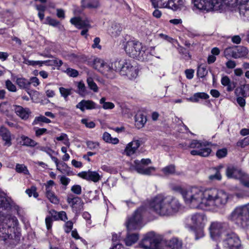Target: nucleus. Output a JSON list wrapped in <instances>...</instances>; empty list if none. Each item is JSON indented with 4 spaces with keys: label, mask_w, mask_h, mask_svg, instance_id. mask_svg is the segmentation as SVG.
Listing matches in <instances>:
<instances>
[{
    "label": "nucleus",
    "mask_w": 249,
    "mask_h": 249,
    "mask_svg": "<svg viewBox=\"0 0 249 249\" xmlns=\"http://www.w3.org/2000/svg\"><path fill=\"white\" fill-rule=\"evenodd\" d=\"M185 3V0H168L167 5L165 8L177 11L182 8Z\"/></svg>",
    "instance_id": "26"
},
{
    "label": "nucleus",
    "mask_w": 249,
    "mask_h": 249,
    "mask_svg": "<svg viewBox=\"0 0 249 249\" xmlns=\"http://www.w3.org/2000/svg\"><path fill=\"white\" fill-rule=\"evenodd\" d=\"M228 219L243 228L249 229V203L236 207L228 216Z\"/></svg>",
    "instance_id": "6"
},
{
    "label": "nucleus",
    "mask_w": 249,
    "mask_h": 249,
    "mask_svg": "<svg viewBox=\"0 0 249 249\" xmlns=\"http://www.w3.org/2000/svg\"><path fill=\"white\" fill-rule=\"evenodd\" d=\"M55 139L58 141H63V143L67 147H70V142L68 135L65 133H61L58 137L55 138Z\"/></svg>",
    "instance_id": "41"
},
{
    "label": "nucleus",
    "mask_w": 249,
    "mask_h": 249,
    "mask_svg": "<svg viewBox=\"0 0 249 249\" xmlns=\"http://www.w3.org/2000/svg\"><path fill=\"white\" fill-rule=\"evenodd\" d=\"M71 89H65L63 87L59 88V91L62 97L65 99L67 98L71 94Z\"/></svg>",
    "instance_id": "52"
},
{
    "label": "nucleus",
    "mask_w": 249,
    "mask_h": 249,
    "mask_svg": "<svg viewBox=\"0 0 249 249\" xmlns=\"http://www.w3.org/2000/svg\"><path fill=\"white\" fill-rule=\"evenodd\" d=\"M240 181L244 186L249 188V175L244 173Z\"/></svg>",
    "instance_id": "57"
},
{
    "label": "nucleus",
    "mask_w": 249,
    "mask_h": 249,
    "mask_svg": "<svg viewBox=\"0 0 249 249\" xmlns=\"http://www.w3.org/2000/svg\"><path fill=\"white\" fill-rule=\"evenodd\" d=\"M190 223L188 227L192 230L196 235V239L202 237L204 234V228L206 226L208 219L203 213H196L189 216Z\"/></svg>",
    "instance_id": "7"
},
{
    "label": "nucleus",
    "mask_w": 249,
    "mask_h": 249,
    "mask_svg": "<svg viewBox=\"0 0 249 249\" xmlns=\"http://www.w3.org/2000/svg\"><path fill=\"white\" fill-rule=\"evenodd\" d=\"M236 53L234 55V58L237 59L241 57H246L248 54V49L244 46H239L235 47Z\"/></svg>",
    "instance_id": "30"
},
{
    "label": "nucleus",
    "mask_w": 249,
    "mask_h": 249,
    "mask_svg": "<svg viewBox=\"0 0 249 249\" xmlns=\"http://www.w3.org/2000/svg\"><path fill=\"white\" fill-rule=\"evenodd\" d=\"M66 72L68 75L73 77H75L78 75V72L77 71L71 68H68L66 70Z\"/></svg>",
    "instance_id": "61"
},
{
    "label": "nucleus",
    "mask_w": 249,
    "mask_h": 249,
    "mask_svg": "<svg viewBox=\"0 0 249 249\" xmlns=\"http://www.w3.org/2000/svg\"><path fill=\"white\" fill-rule=\"evenodd\" d=\"M78 176L89 181H92L94 182H98L101 178V176L96 171L89 170L83 171L78 174Z\"/></svg>",
    "instance_id": "19"
},
{
    "label": "nucleus",
    "mask_w": 249,
    "mask_h": 249,
    "mask_svg": "<svg viewBox=\"0 0 249 249\" xmlns=\"http://www.w3.org/2000/svg\"><path fill=\"white\" fill-rule=\"evenodd\" d=\"M151 211L160 216H171L178 213L181 205L179 201L171 196L160 195L153 198L148 203Z\"/></svg>",
    "instance_id": "3"
},
{
    "label": "nucleus",
    "mask_w": 249,
    "mask_h": 249,
    "mask_svg": "<svg viewBox=\"0 0 249 249\" xmlns=\"http://www.w3.org/2000/svg\"><path fill=\"white\" fill-rule=\"evenodd\" d=\"M71 23L74 25L77 28L83 29L81 32L82 36L87 35L89 29L91 27L89 21L88 19L82 20L78 17H74L70 20Z\"/></svg>",
    "instance_id": "18"
},
{
    "label": "nucleus",
    "mask_w": 249,
    "mask_h": 249,
    "mask_svg": "<svg viewBox=\"0 0 249 249\" xmlns=\"http://www.w3.org/2000/svg\"><path fill=\"white\" fill-rule=\"evenodd\" d=\"M63 62L62 60L58 59H54L53 60H48L45 61V65L47 66H55L60 67L62 66Z\"/></svg>",
    "instance_id": "44"
},
{
    "label": "nucleus",
    "mask_w": 249,
    "mask_h": 249,
    "mask_svg": "<svg viewBox=\"0 0 249 249\" xmlns=\"http://www.w3.org/2000/svg\"><path fill=\"white\" fill-rule=\"evenodd\" d=\"M194 9L201 11L209 12L212 10L222 12L229 4V0H192Z\"/></svg>",
    "instance_id": "5"
},
{
    "label": "nucleus",
    "mask_w": 249,
    "mask_h": 249,
    "mask_svg": "<svg viewBox=\"0 0 249 249\" xmlns=\"http://www.w3.org/2000/svg\"><path fill=\"white\" fill-rule=\"evenodd\" d=\"M116 71L119 72L121 75L128 77L129 79L136 78L138 73V71L136 67L132 65L129 61L121 59L114 61Z\"/></svg>",
    "instance_id": "9"
},
{
    "label": "nucleus",
    "mask_w": 249,
    "mask_h": 249,
    "mask_svg": "<svg viewBox=\"0 0 249 249\" xmlns=\"http://www.w3.org/2000/svg\"><path fill=\"white\" fill-rule=\"evenodd\" d=\"M153 5L156 7L165 8L167 5L168 0H151Z\"/></svg>",
    "instance_id": "45"
},
{
    "label": "nucleus",
    "mask_w": 249,
    "mask_h": 249,
    "mask_svg": "<svg viewBox=\"0 0 249 249\" xmlns=\"http://www.w3.org/2000/svg\"><path fill=\"white\" fill-rule=\"evenodd\" d=\"M51 122V121L43 115H40L39 116L35 117L33 122V125L39 124L42 125L41 123L49 124Z\"/></svg>",
    "instance_id": "37"
},
{
    "label": "nucleus",
    "mask_w": 249,
    "mask_h": 249,
    "mask_svg": "<svg viewBox=\"0 0 249 249\" xmlns=\"http://www.w3.org/2000/svg\"><path fill=\"white\" fill-rule=\"evenodd\" d=\"M0 136L4 142V146L9 147L12 145V136L10 131L7 128L3 126L0 127Z\"/></svg>",
    "instance_id": "21"
},
{
    "label": "nucleus",
    "mask_w": 249,
    "mask_h": 249,
    "mask_svg": "<svg viewBox=\"0 0 249 249\" xmlns=\"http://www.w3.org/2000/svg\"><path fill=\"white\" fill-rule=\"evenodd\" d=\"M135 126L140 129L142 128L147 122L146 117L141 112L137 113L135 116Z\"/></svg>",
    "instance_id": "27"
},
{
    "label": "nucleus",
    "mask_w": 249,
    "mask_h": 249,
    "mask_svg": "<svg viewBox=\"0 0 249 249\" xmlns=\"http://www.w3.org/2000/svg\"><path fill=\"white\" fill-rule=\"evenodd\" d=\"M146 213L144 206L139 208L131 216L128 217L125 222V225L128 233L124 239L125 245L130 246L135 243L139 239V235L136 233H131V231L139 229L142 227L143 217Z\"/></svg>",
    "instance_id": "4"
},
{
    "label": "nucleus",
    "mask_w": 249,
    "mask_h": 249,
    "mask_svg": "<svg viewBox=\"0 0 249 249\" xmlns=\"http://www.w3.org/2000/svg\"><path fill=\"white\" fill-rule=\"evenodd\" d=\"M155 47H150L148 49H145V52L149 55H150V59H151V57L152 56H155L156 57L158 58H160V56L158 55V53L155 51Z\"/></svg>",
    "instance_id": "53"
},
{
    "label": "nucleus",
    "mask_w": 249,
    "mask_h": 249,
    "mask_svg": "<svg viewBox=\"0 0 249 249\" xmlns=\"http://www.w3.org/2000/svg\"><path fill=\"white\" fill-rule=\"evenodd\" d=\"M15 111L16 114L23 120H27L31 114V111L29 108H23L20 106H15Z\"/></svg>",
    "instance_id": "25"
},
{
    "label": "nucleus",
    "mask_w": 249,
    "mask_h": 249,
    "mask_svg": "<svg viewBox=\"0 0 249 249\" xmlns=\"http://www.w3.org/2000/svg\"><path fill=\"white\" fill-rule=\"evenodd\" d=\"M161 171L165 176H170L174 174H179V173H178L176 172V167L173 164L169 165L162 168Z\"/></svg>",
    "instance_id": "33"
},
{
    "label": "nucleus",
    "mask_w": 249,
    "mask_h": 249,
    "mask_svg": "<svg viewBox=\"0 0 249 249\" xmlns=\"http://www.w3.org/2000/svg\"><path fill=\"white\" fill-rule=\"evenodd\" d=\"M100 39L99 37H96L93 40V43L92 45V47L94 49L97 48L101 50L102 48L101 46L100 45Z\"/></svg>",
    "instance_id": "63"
},
{
    "label": "nucleus",
    "mask_w": 249,
    "mask_h": 249,
    "mask_svg": "<svg viewBox=\"0 0 249 249\" xmlns=\"http://www.w3.org/2000/svg\"><path fill=\"white\" fill-rule=\"evenodd\" d=\"M225 224L214 221L211 223L209 230L211 238L213 239H217L225 231Z\"/></svg>",
    "instance_id": "16"
},
{
    "label": "nucleus",
    "mask_w": 249,
    "mask_h": 249,
    "mask_svg": "<svg viewBox=\"0 0 249 249\" xmlns=\"http://www.w3.org/2000/svg\"><path fill=\"white\" fill-rule=\"evenodd\" d=\"M87 82L89 88L94 92H97L98 91V87L97 84L93 81V79L89 77L87 79Z\"/></svg>",
    "instance_id": "43"
},
{
    "label": "nucleus",
    "mask_w": 249,
    "mask_h": 249,
    "mask_svg": "<svg viewBox=\"0 0 249 249\" xmlns=\"http://www.w3.org/2000/svg\"><path fill=\"white\" fill-rule=\"evenodd\" d=\"M67 202L71 207L73 212L79 213L83 209L84 202L80 197L74 196L72 195H68Z\"/></svg>",
    "instance_id": "17"
},
{
    "label": "nucleus",
    "mask_w": 249,
    "mask_h": 249,
    "mask_svg": "<svg viewBox=\"0 0 249 249\" xmlns=\"http://www.w3.org/2000/svg\"><path fill=\"white\" fill-rule=\"evenodd\" d=\"M209 98V95L205 92H197L191 97L188 100L192 102L197 103L200 99H207Z\"/></svg>",
    "instance_id": "31"
},
{
    "label": "nucleus",
    "mask_w": 249,
    "mask_h": 249,
    "mask_svg": "<svg viewBox=\"0 0 249 249\" xmlns=\"http://www.w3.org/2000/svg\"><path fill=\"white\" fill-rule=\"evenodd\" d=\"M244 173L236 167L231 165L227 167L226 175L229 178H233L241 180Z\"/></svg>",
    "instance_id": "20"
},
{
    "label": "nucleus",
    "mask_w": 249,
    "mask_h": 249,
    "mask_svg": "<svg viewBox=\"0 0 249 249\" xmlns=\"http://www.w3.org/2000/svg\"><path fill=\"white\" fill-rule=\"evenodd\" d=\"M16 83L20 89H28L31 85L29 80L23 77L17 78Z\"/></svg>",
    "instance_id": "34"
},
{
    "label": "nucleus",
    "mask_w": 249,
    "mask_h": 249,
    "mask_svg": "<svg viewBox=\"0 0 249 249\" xmlns=\"http://www.w3.org/2000/svg\"><path fill=\"white\" fill-rule=\"evenodd\" d=\"M167 246L170 249H181L182 242L177 237H173L169 240Z\"/></svg>",
    "instance_id": "28"
},
{
    "label": "nucleus",
    "mask_w": 249,
    "mask_h": 249,
    "mask_svg": "<svg viewBox=\"0 0 249 249\" xmlns=\"http://www.w3.org/2000/svg\"><path fill=\"white\" fill-rule=\"evenodd\" d=\"M235 47H230L225 49L224 52V55L227 58L233 57L234 58L235 54Z\"/></svg>",
    "instance_id": "39"
},
{
    "label": "nucleus",
    "mask_w": 249,
    "mask_h": 249,
    "mask_svg": "<svg viewBox=\"0 0 249 249\" xmlns=\"http://www.w3.org/2000/svg\"><path fill=\"white\" fill-rule=\"evenodd\" d=\"M54 185V182L53 180H50L44 184L45 187V194L53 192V187Z\"/></svg>",
    "instance_id": "51"
},
{
    "label": "nucleus",
    "mask_w": 249,
    "mask_h": 249,
    "mask_svg": "<svg viewBox=\"0 0 249 249\" xmlns=\"http://www.w3.org/2000/svg\"><path fill=\"white\" fill-rule=\"evenodd\" d=\"M227 154V150L226 148H223L218 150L216 155L218 158H222L225 157Z\"/></svg>",
    "instance_id": "62"
},
{
    "label": "nucleus",
    "mask_w": 249,
    "mask_h": 249,
    "mask_svg": "<svg viewBox=\"0 0 249 249\" xmlns=\"http://www.w3.org/2000/svg\"><path fill=\"white\" fill-rule=\"evenodd\" d=\"M188 147L194 148L190 152L192 155H198L201 157H207L211 153L212 150L206 143L197 140H193L190 143Z\"/></svg>",
    "instance_id": "13"
},
{
    "label": "nucleus",
    "mask_w": 249,
    "mask_h": 249,
    "mask_svg": "<svg viewBox=\"0 0 249 249\" xmlns=\"http://www.w3.org/2000/svg\"><path fill=\"white\" fill-rule=\"evenodd\" d=\"M26 193L29 197H31L33 196L34 197L36 198L38 196V194L36 192V188L35 186H33L30 188L27 189L26 190Z\"/></svg>",
    "instance_id": "50"
},
{
    "label": "nucleus",
    "mask_w": 249,
    "mask_h": 249,
    "mask_svg": "<svg viewBox=\"0 0 249 249\" xmlns=\"http://www.w3.org/2000/svg\"><path fill=\"white\" fill-rule=\"evenodd\" d=\"M242 95L244 97L249 96V84L243 86L242 89Z\"/></svg>",
    "instance_id": "64"
},
{
    "label": "nucleus",
    "mask_w": 249,
    "mask_h": 249,
    "mask_svg": "<svg viewBox=\"0 0 249 249\" xmlns=\"http://www.w3.org/2000/svg\"><path fill=\"white\" fill-rule=\"evenodd\" d=\"M20 138L23 142V145L30 147H34L37 145V142L27 136L22 135L21 136Z\"/></svg>",
    "instance_id": "36"
},
{
    "label": "nucleus",
    "mask_w": 249,
    "mask_h": 249,
    "mask_svg": "<svg viewBox=\"0 0 249 249\" xmlns=\"http://www.w3.org/2000/svg\"><path fill=\"white\" fill-rule=\"evenodd\" d=\"M106 99L105 97H102L100 100V104H102V107L104 109H111L114 108V104L110 102H106Z\"/></svg>",
    "instance_id": "40"
},
{
    "label": "nucleus",
    "mask_w": 249,
    "mask_h": 249,
    "mask_svg": "<svg viewBox=\"0 0 249 249\" xmlns=\"http://www.w3.org/2000/svg\"><path fill=\"white\" fill-rule=\"evenodd\" d=\"M36 136L39 137L47 132V130L44 128H34Z\"/></svg>",
    "instance_id": "60"
},
{
    "label": "nucleus",
    "mask_w": 249,
    "mask_h": 249,
    "mask_svg": "<svg viewBox=\"0 0 249 249\" xmlns=\"http://www.w3.org/2000/svg\"><path fill=\"white\" fill-rule=\"evenodd\" d=\"M124 50L130 57L139 60L148 61L150 59V55L145 52V47L138 41L135 40L127 41L124 46Z\"/></svg>",
    "instance_id": "8"
},
{
    "label": "nucleus",
    "mask_w": 249,
    "mask_h": 249,
    "mask_svg": "<svg viewBox=\"0 0 249 249\" xmlns=\"http://www.w3.org/2000/svg\"><path fill=\"white\" fill-rule=\"evenodd\" d=\"M121 29L119 24L113 25L109 30L108 32L113 36L118 35L121 32Z\"/></svg>",
    "instance_id": "46"
},
{
    "label": "nucleus",
    "mask_w": 249,
    "mask_h": 249,
    "mask_svg": "<svg viewBox=\"0 0 249 249\" xmlns=\"http://www.w3.org/2000/svg\"><path fill=\"white\" fill-rule=\"evenodd\" d=\"M68 147L66 146H62L61 148V152L64 154V155L62 157V160L63 161H68L70 159V156L68 153H67V149Z\"/></svg>",
    "instance_id": "56"
},
{
    "label": "nucleus",
    "mask_w": 249,
    "mask_h": 249,
    "mask_svg": "<svg viewBox=\"0 0 249 249\" xmlns=\"http://www.w3.org/2000/svg\"><path fill=\"white\" fill-rule=\"evenodd\" d=\"M15 170L17 173H22L25 175H28L30 174L27 166L23 164H16Z\"/></svg>",
    "instance_id": "38"
},
{
    "label": "nucleus",
    "mask_w": 249,
    "mask_h": 249,
    "mask_svg": "<svg viewBox=\"0 0 249 249\" xmlns=\"http://www.w3.org/2000/svg\"><path fill=\"white\" fill-rule=\"evenodd\" d=\"M71 190L73 193L77 195H80L82 193V188L79 185H73L71 187Z\"/></svg>",
    "instance_id": "59"
},
{
    "label": "nucleus",
    "mask_w": 249,
    "mask_h": 249,
    "mask_svg": "<svg viewBox=\"0 0 249 249\" xmlns=\"http://www.w3.org/2000/svg\"><path fill=\"white\" fill-rule=\"evenodd\" d=\"M239 12L241 18L244 20H249V0L239 6Z\"/></svg>",
    "instance_id": "24"
},
{
    "label": "nucleus",
    "mask_w": 249,
    "mask_h": 249,
    "mask_svg": "<svg viewBox=\"0 0 249 249\" xmlns=\"http://www.w3.org/2000/svg\"><path fill=\"white\" fill-rule=\"evenodd\" d=\"M223 168L222 165H219L217 167L213 168L212 169L214 173L213 175H211L209 176V178L211 180H221L222 177L220 173V170Z\"/></svg>",
    "instance_id": "35"
},
{
    "label": "nucleus",
    "mask_w": 249,
    "mask_h": 249,
    "mask_svg": "<svg viewBox=\"0 0 249 249\" xmlns=\"http://www.w3.org/2000/svg\"><path fill=\"white\" fill-rule=\"evenodd\" d=\"M114 61L105 62L104 60L95 58L92 63V67L107 78H112L114 76V71H116Z\"/></svg>",
    "instance_id": "10"
},
{
    "label": "nucleus",
    "mask_w": 249,
    "mask_h": 249,
    "mask_svg": "<svg viewBox=\"0 0 249 249\" xmlns=\"http://www.w3.org/2000/svg\"><path fill=\"white\" fill-rule=\"evenodd\" d=\"M45 196L49 201L54 204H57L59 203V200L57 196L55 195L53 191L45 194Z\"/></svg>",
    "instance_id": "42"
},
{
    "label": "nucleus",
    "mask_w": 249,
    "mask_h": 249,
    "mask_svg": "<svg viewBox=\"0 0 249 249\" xmlns=\"http://www.w3.org/2000/svg\"><path fill=\"white\" fill-rule=\"evenodd\" d=\"M151 163L150 159H142L141 160H135L131 166L132 169L142 175L151 176L155 172L156 168L153 166L147 167Z\"/></svg>",
    "instance_id": "11"
},
{
    "label": "nucleus",
    "mask_w": 249,
    "mask_h": 249,
    "mask_svg": "<svg viewBox=\"0 0 249 249\" xmlns=\"http://www.w3.org/2000/svg\"><path fill=\"white\" fill-rule=\"evenodd\" d=\"M171 188L180 193L185 203L193 208L204 210L221 209L226 206L230 199L227 192L216 188L200 189L194 187L184 189L178 185H172Z\"/></svg>",
    "instance_id": "1"
},
{
    "label": "nucleus",
    "mask_w": 249,
    "mask_h": 249,
    "mask_svg": "<svg viewBox=\"0 0 249 249\" xmlns=\"http://www.w3.org/2000/svg\"><path fill=\"white\" fill-rule=\"evenodd\" d=\"M188 147L194 148L190 152L192 155H198L201 157H207L211 153L212 150L206 143L197 140H193L190 143Z\"/></svg>",
    "instance_id": "12"
},
{
    "label": "nucleus",
    "mask_w": 249,
    "mask_h": 249,
    "mask_svg": "<svg viewBox=\"0 0 249 249\" xmlns=\"http://www.w3.org/2000/svg\"><path fill=\"white\" fill-rule=\"evenodd\" d=\"M81 123L85 124L87 127L89 128H93L95 126V123L93 121H90L88 119H82Z\"/></svg>",
    "instance_id": "54"
},
{
    "label": "nucleus",
    "mask_w": 249,
    "mask_h": 249,
    "mask_svg": "<svg viewBox=\"0 0 249 249\" xmlns=\"http://www.w3.org/2000/svg\"><path fill=\"white\" fill-rule=\"evenodd\" d=\"M102 139L105 142L113 144H117L119 142V140L117 138H112L111 135L107 132L103 133Z\"/></svg>",
    "instance_id": "32"
},
{
    "label": "nucleus",
    "mask_w": 249,
    "mask_h": 249,
    "mask_svg": "<svg viewBox=\"0 0 249 249\" xmlns=\"http://www.w3.org/2000/svg\"><path fill=\"white\" fill-rule=\"evenodd\" d=\"M5 86L7 89L10 91L16 92L17 91V88L16 86L9 80L6 81Z\"/></svg>",
    "instance_id": "55"
},
{
    "label": "nucleus",
    "mask_w": 249,
    "mask_h": 249,
    "mask_svg": "<svg viewBox=\"0 0 249 249\" xmlns=\"http://www.w3.org/2000/svg\"><path fill=\"white\" fill-rule=\"evenodd\" d=\"M222 244L225 249H239L241 247L239 238L234 233L227 234Z\"/></svg>",
    "instance_id": "15"
},
{
    "label": "nucleus",
    "mask_w": 249,
    "mask_h": 249,
    "mask_svg": "<svg viewBox=\"0 0 249 249\" xmlns=\"http://www.w3.org/2000/svg\"><path fill=\"white\" fill-rule=\"evenodd\" d=\"M14 205L11 198L4 194H0V239L13 244L17 243L21 236L17 218L9 214Z\"/></svg>",
    "instance_id": "2"
},
{
    "label": "nucleus",
    "mask_w": 249,
    "mask_h": 249,
    "mask_svg": "<svg viewBox=\"0 0 249 249\" xmlns=\"http://www.w3.org/2000/svg\"><path fill=\"white\" fill-rule=\"evenodd\" d=\"M140 146V141L138 140L134 139L126 145L124 149V153L126 155L130 156L136 152Z\"/></svg>",
    "instance_id": "22"
},
{
    "label": "nucleus",
    "mask_w": 249,
    "mask_h": 249,
    "mask_svg": "<svg viewBox=\"0 0 249 249\" xmlns=\"http://www.w3.org/2000/svg\"><path fill=\"white\" fill-rule=\"evenodd\" d=\"M77 87L78 89V93L79 95L85 96L87 93L86 87L82 81H80L78 83Z\"/></svg>",
    "instance_id": "49"
},
{
    "label": "nucleus",
    "mask_w": 249,
    "mask_h": 249,
    "mask_svg": "<svg viewBox=\"0 0 249 249\" xmlns=\"http://www.w3.org/2000/svg\"><path fill=\"white\" fill-rule=\"evenodd\" d=\"M86 145L88 149L93 150L99 149L100 143L97 142L88 141L86 142Z\"/></svg>",
    "instance_id": "47"
},
{
    "label": "nucleus",
    "mask_w": 249,
    "mask_h": 249,
    "mask_svg": "<svg viewBox=\"0 0 249 249\" xmlns=\"http://www.w3.org/2000/svg\"><path fill=\"white\" fill-rule=\"evenodd\" d=\"M46 21L48 24L53 27H56L60 25L59 21L51 17H47L46 18Z\"/></svg>",
    "instance_id": "58"
},
{
    "label": "nucleus",
    "mask_w": 249,
    "mask_h": 249,
    "mask_svg": "<svg viewBox=\"0 0 249 249\" xmlns=\"http://www.w3.org/2000/svg\"><path fill=\"white\" fill-rule=\"evenodd\" d=\"M76 108L79 109L82 112H84L86 109L95 108L96 104L91 100H82L76 105Z\"/></svg>",
    "instance_id": "23"
},
{
    "label": "nucleus",
    "mask_w": 249,
    "mask_h": 249,
    "mask_svg": "<svg viewBox=\"0 0 249 249\" xmlns=\"http://www.w3.org/2000/svg\"><path fill=\"white\" fill-rule=\"evenodd\" d=\"M82 6L89 9L97 8L99 6L98 0H82Z\"/></svg>",
    "instance_id": "29"
},
{
    "label": "nucleus",
    "mask_w": 249,
    "mask_h": 249,
    "mask_svg": "<svg viewBox=\"0 0 249 249\" xmlns=\"http://www.w3.org/2000/svg\"><path fill=\"white\" fill-rule=\"evenodd\" d=\"M208 73V71L206 69V67L203 65H200L198 67L197 71V75L201 77H204Z\"/></svg>",
    "instance_id": "48"
},
{
    "label": "nucleus",
    "mask_w": 249,
    "mask_h": 249,
    "mask_svg": "<svg viewBox=\"0 0 249 249\" xmlns=\"http://www.w3.org/2000/svg\"><path fill=\"white\" fill-rule=\"evenodd\" d=\"M159 243V240L154 232H149L144 236L139 245L143 249H157Z\"/></svg>",
    "instance_id": "14"
}]
</instances>
